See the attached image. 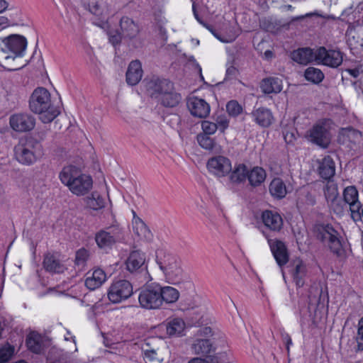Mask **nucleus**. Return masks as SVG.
I'll use <instances>...</instances> for the list:
<instances>
[{"label": "nucleus", "instance_id": "46", "mask_svg": "<svg viewBox=\"0 0 363 363\" xmlns=\"http://www.w3.org/2000/svg\"><path fill=\"white\" fill-rule=\"evenodd\" d=\"M324 194L328 201H333L338 195L337 185L334 183L328 182L325 188Z\"/></svg>", "mask_w": 363, "mask_h": 363}, {"label": "nucleus", "instance_id": "4", "mask_svg": "<svg viewBox=\"0 0 363 363\" xmlns=\"http://www.w3.org/2000/svg\"><path fill=\"white\" fill-rule=\"evenodd\" d=\"M41 144L31 137L22 138L14 147L16 160L24 165H31L42 155Z\"/></svg>", "mask_w": 363, "mask_h": 363}, {"label": "nucleus", "instance_id": "34", "mask_svg": "<svg viewBox=\"0 0 363 363\" xmlns=\"http://www.w3.org/2000/svg\"><path fill=\"white\" fill-rule=\"evenodd\" d=\"M43 266L46 271L53 273H61L65 267L53 255L47 254L43 260Z\"/></svg>", "mask_w": 363, "mask_h": 363}, {"label": "nucleus", "instance_id": "64", "mask_svg": "<svg viewBox=\"0 0 363 363\" xmlns=\"http://www.w3.org/2000/svg\"><path fill=\"white\" fill-rule=\"evenodd\" d=\"M286 7L287 8L288 10H292L293 9V7L291 5H287L286 6Z\"/></svg>", "mask_w": 363, "mask_h": 363}, {"label": "nucleus", "instance_id": "11", "mask_svg": "<svg viewBox=\"0 0 363 363\" xmlns=\"http://www.w3.org/2000/svg\"><path fill=\"white\" fill-rule=\"evenodd\" d=\"M342 53L339 50H327L325 47H320L315 51V61L318 64L337 68L342 64Z\"/></svg>", "mask_w": 363, "mask_h": 363}, {"label": "nucleus", "instance_id": "18", "mask_svg": "<svg viewBox=\"0 0 363 363\" xmlns=\"http://www.w3.org/2000/svg\"><path fill=\"white\" fill-rule=\"evenodd\" d=\"M187 107L192 116L199 118L207 117L211 111L210 105L204 99L196 96L187 100Z\"/></svg>", "mask_w": 363, "mask_h": 363}, {"label": "nucleus", "instance_id": "17", "mask_svg": "<svg viewBox=\"0 0 363 363\" xmlns=\"http://www.w3.org/2000/svg\"><path fill=\"white\" fill-rule=\"evenodd\" d=\"M262 221L264 227L272 233H279L284 225L283 218L276 211L266 210L262 213Z\"/></svg>", "mask_w": 363, "mask_h": 363}, {"label": "nucleus", "instance_id": "39", "mask_svg": "<svg viewBox=\"0 0 363 363\" xmlns=\"http://www.w3.org/2000/svg\"><path fill=\"white\" fill-rule=\"evenodd\" d=\"M304 77L307 81L318 84L323 80L325 75L320 69L309 67L304 72Z\"/></svg>", "mask_w": 363, "mask_h": 363}, {"label": "nucleus", "instance_id": "20", "mask_svg": "<svg viewBox=\"0 0 363 363\" xmlns=\"http://www.w3.org/2000/svg\"><path fill=\"white\" fill-rule=\"evenodd\" d=\"M251 116L252 121L262 128L269 127L274 121L272 112L266 107L255 108L251 113Z\"/></svg>", "mask_w": 363, "mask_h": 363}, {"label": "nucleus", "instance_id": "19", "mask_svg": "<svg viewBox=\"0 0 363 363\" xmlns=\"http://www.w3.org/2000/svg\"><path fill=\"white\" fill-rule=\"evenodd\" d=\"M288 267L296 286L298 288L302 287L305 284L307 273L306 264L302 260L296 258L290 262Z\"/></svg>", "mask_w": 363, "mask_h": 363}, {"label": "nucleus", "instance_id": "63", "mask_svg": "<svg viewBox=\"0 0 363 363\" xmlns=\"http://www.w3.org/2000/svg\"><path fill=\"white\" fill-rule=\"evenodd\" d=\"M304 18V16H297L296 18H294L293 20H300V19H303Z\"/></svg>", "mask_w": 363, "mask_h": 363}, {"label": "nucleus", "instance_id": "32", "mask_svg": "<svg viewBox=\"0 0 363 363\" xmlns=\"http://www.w3.org/2000/svg\"><path fill=\"white\" fill-rule=\"evenodd\" d=\"M229 174V180L231 184H242L247 179V167L244 164H236Z\"/></svg>", "mask_w": 363, "mask_h": 363}, {"label": "nucleus", "instance_id": "7", "mask_svg": "<svg viewBox=\"0 0 363 363\" xmlns=\"http://www.w3.org/2000/svg\"><path fill=\"white\" fill-rule=\"evenodd\" d=\"M27 46L26 38L18 34H12L1 39L0 43L1 51L5 54L11 53L13 56L6 55V60L15 59L16 57H22L24 55Z\"/></svg>", "mask_w": 363, "mask_h": 363}, {"label": "nucleus", "instance_id": "47", "mask_svg": "<svg viewBox=\"0 0 363 363\" xmlns=\"http://www.w3.org/2000/svg\"><path fill=\"white\" fill-rule=\"evenodd\" d=\"M13 353V348L9 345L0 348V363H6L10 360Z\"/></svg>", "mask_w": 363, "mask_h": 363}, {"label": "nucleus", "instance_id": "41", "mask_svg": "<svg viewBox=\"0 0 363 363\" xmlns=\"http://www.w3.org/2000/svg\"><path fill=\"white\" fill-rule=\"evenodd\" d=\"M185 323L184 320L179 318H175L170 320L167 325V333L169 335H179L184 331Z\"/></svg>", "mask_w": 363, "mask_h": 363}, {"label": "nucleus", "instance_id": "58", "mask_svg": "<svg viewBox=\"0 0 363 363\" xmlns=\"http://www.w3.org/2000/svg\"><path fill=\"white\" fill-rule=\"evenodd\" d=\"M345 71L354 78H357L359 75V69L358 68L347 69Z\"/></svg>", "mask_w": 363, "mask_h": 363}, {"label": "nucleus", "instance_id": "27", "mask_svg": "<svg viewBox=\"0 0 363 363\" xmlns=\"http://www.w3.org/2000/svg\"><path fill=\"white\" fill-rule=\"evenodd\" d=\"M264 94H278L283 89L282 80L278 77H269L264 79L260 85Z\"/></svg>", "mask_w": 363, "mask_h": 363}, {"label": "nucleus", "instance_id": "38", "mask_svg": "<svg viewBox=\"0 0 363 363\" xmlns=\"http://www.w3.org/2000/svg\"><path fill=\"white\" fill-rule=\"evenodd\" d=\"M89 10L94 15L102 18L108 13V8L103 0H93L89 4Z\"/></svg>", "mask_w": 363, "mask_h": 363}, {"label": "nucleus", "instance_id": "28", "mask_svg": "<svg viewBox=\"0 0 363 363\" xmlns=\"http://www.w3.org/2000/svg\"><path fill=\"white\" fill-rule=\"evenodd\" d=\"M291 59L302 65H307L308 63L315 60V52L309 48H299L291 52Z\"/></svg>", "mask_w": 363, "mask_h": 363}, {"label": "nucleus", "instance_id": "43", "mask_svg": "<svg viewBox=\"0 0 363 363\" xmlns=\"http://www.w3.org/2000/svg\"><path fill=\"white\" fill-rule=\"evenodd\" d=\"M193 11H194V15L196 19L201 24H202L204 27H206L220 42L224 43H229L233 42L235 40V38L237 37L236 35L233 34V35H228V36H222L220 34H218V33H216L215 30H213V29L211 28V26L207 25L203 21H201L200 19V18L199 17L194 5H193Z\"/></svg>", "mask_w": 363, "mask_h": 363}, {"label": "nucleus", "instance_id": "10", "mask_svg": "<svg viewBox=\"0 0 363 363\" xmlns=\"http://www.w3.org/2000/svg\"><path fill=\"white\" fill-rule=\"evenodd\" d=\"M121 229L118 226L111 225L98 231L95 234V241L100 249L106 251L121 240Z\"/></svg>", "mask_w": 363, "mask_h": 363}, {"label": "nucleus", "instance_id": "26", "mask_svg": "<svg viewBox=\"0 0 363 363\" xmlns=\"http://www.w3.org/2000/svg\"><path fill=\"white\" fill-rule=\"evenodd\" d=\"M120 27L123 38H133L139 33L138 26L130 18L124 16L121 19Z\"/></svg>", "mask_w": 363, "mask_h": 363}, {"label": "nucleus", "instance_id": "3", "mask_svg": "<svg viewBox=\"0 0 363 363\" xmlns=\"http://www.w3.org/2000/svg\"><path fill=\"white\" fill-rule=\"evenodd\" d=\"M29 107L32 112L39 115L40 120L44 123L52 122L60 113L51 103L50 94L43 87L33 91L29 100Z\"/></svg>", "mask_w": 363, "mask_h": 363}, {"label": "nucleus", "instance_id": "23", "mask_svg": "<svg viewBox=\"0 0 363 363\" xmlns=\"http://www.w3.org/2000/svg\"><path fill=\"white\" fill-rule=\"evenodd\" d=\"M343 197L345 201L349 204L352 214L359 213L362 205L358 200L357 189L353 186L346 187L343 191Z\"/></svg>", "mask_w": 363, "mask_h": 363}, {"label": "nucleus", "instance_id": "50", "mask_svg": "<svg viewBox=\"0 0 363 363\" xmlns=\"http://www.w3.org/2000/svg\"><path fill=\"white\" fill-rule=\"evenodd\" d=\"M88 258V252L85 249H80L76 252L75 263L77 265H83Z\"/></svg>", "mask_w": 363, "mask_h": 363}, {"label": "nucleus", "instance_id": "8", "mask_svg": "<svg viewBox=\"0 0 363 363\" xmlns=\"http://www.w3.org/2000/svg\"><path fill=\"white\" fill-rule=\"evenodd\" d=\"M160 284L152 283L143 287L138 295L140 306L145 309H157L162 306Z\"/></svg>", "mask_w": 363, "mask_h": 363}, {"label": "nucleus", "instance_id": "52", "mask_svg": "<svg viewBox=\"0 0 363 363\" xmlns=\"http://www.w3.org/2000/svg\"><path fill=\"white\" fill-rule=\"evenodd\" d=\"M218 129L223 132L228 126V121L226 119H220L217 121Z\"/></svg>", "mask_w": 363, "mask_h": 363}, {"label": "nucleus", "instance_id": "44", "mask_svg": "<svg viewBox=\"0 0 363 363\" xmlns=\"http://www.w3.org/2000/svg\"><path fill=\"white\" fill-rule=\"evenodd\" d=\"M143 357L145 363H162L161 357L155 350L143 349Z\"/></svg>", "mask_w": 363, "mask_h": 363}, {"label": "nucleus", "instance_id": "42", "mask_svg": "<svg viewBox=\"0 0 363 363\" xmlns=\"http://www.w3.org/2000/svg\"><path fill=\"white\" fill-rule=\"evenodd\" d=\"M197 141L199 145L205 150L214 152H218L220 150V147L209 135L199 134L197 136Z\"/></svg>", "mask_w": 363, "mask_h": 363}, {"label": "nucleus", "instance_id": "56", "mask_svg": "<svg viewBox=\"0 0 363 363\" xmlns=\"http://www.w3.org/2000/svg\"><path fill=\"white\" fill-rule=\"evenodd\" d=\"M282 337H283V340L286 343L287 350H289L290 345H292V340H291V337L289 336V334L284 333V334H282Z\"/></svg>", "mask_w": 363, "mask_h": 363}, {"label": "nucleus", "instance_id": "31", "mask_svg": "<svg viewBox=\"0 0 363 363\" xmlns=\"http://www.w3.org/2000/svg\"><path fill=\"white\" fill-rule=\"evenodd\" d=\"M270 194L275 199H281L286 196L287 189L284 181L279 177L273 179L269 186Z\"/></svg>", "mask_w": 363, "mask_h": 363}, {"label": "nucleus", "instance_id": "21", "mask_svg": "<svg viewBox=\"0 0 363 363\" xmlns=\"http://www.w3.org/2000/svg\"><path fill=\"white\" fill-rule=\"evenodd\" d=\"M107 279L106 273L101 269H96L92 272L86 274L85 286L90 290L100 287Z\"/></svg>", "mask_w": 363, "mask_h": 363}, {"label": "nucleus", "instance_id": "49", "mask_svg": "<svg viewBox=\"0 0 363 363\" xmlns=\"http://www.w3.org/2000/svg\"><path fill=\"white\" fill-rule=\"evenodd\" d=\"M201 128L203 131V135H210L213 134L218 129L216 123L208 121H203L201 123Z\"/></svg>", "mask_w": 363, "mask_h": 363}, {"label": "nucleus", "instance_id": "14", "mask_svg": "<svg viewBox=\"0 0 363 363\" xmlns=\"http://www.w3.org/2000/svg\"><path fill=\"white\" fill-rule=\"evenodd\" d=\"M145 255L140 251L132 252L127 261L126 268L131 272H138L144 277V281H147L149 280L148 272L145 264Z\"/></svg>", "mask_w": 363, "mask_h": 363}, {"label": "nucleus", "instance_id": "22", "mask_svg": "<svg viewBox=\"0 0 363 363\" xmlns=\"http://www.w3.org/2000/svg\"><path fill=\"white\" fill-rule=\"evenodd\" d=\"M143 71L139 60L132 61L126 72V82L130 86L138 84L142 79Z\"/></svg>", "mask_w": 363, "mask_h": 363}, {"label": "nucleus", "instance_id": "61", "mask_svg": "<svg viewBox=\"0 0 363 363\" xmlns=\"http://www.w3.org/2000/svg\"><path fill=\"white\" fill-rule=\"evenodd\" d=\"M4 187L0 184V203L4 201Z\"/></svg>", "mask_w": 363, "mask_h": 363}, {"label": "nucleus", "instance_id": "37", "mask_svg": "<svg viewBox=\"0 0 363 363\" xmlns=\"http://www.w3.org/2000/svg\"><path fill=\"white\" fill-rule=\"evenodd\" d=\"M161 104L166 107H174L177 106L182 100L180 94L175 91L174 86L172 90L168 91L159 99Z\"/></svg>", "mask_w": 363, "mask_h": 363}, {"label": "nucleus", "instance_id": "30", "mask_svg": "<svg viewBox=\"0 0 363 363\" xmlns=\"http://www.w3.org/2000/svg\"><path fill=\"white\" fill-rule=\"evenodd\" d=\"M318 172L320 176L325 180H329L335 175V162L330 156H326L321 160L318 167Z\"/></svg>", "mask_w": 363, "mask_h": 363}, {"label": "nucleus", "instance_id": "2", "mask_svg": "<svg viewBox=\"0 0 363 363\" xmlns=\"http://www.w3.org/2000/svg\"><path fill=\"white\" fill-rule=\"evenodd\" d=\"M60 182L74 195L84 196L92 189V178L82 173L78 168L70 165L65 167L60 172Z\"/></svg>", "mask_w": 363, "mask_h": 363}, {"label": "nucleus", "instance_id": "1", "mask_svg": "<svg viewBox=\"0 0 363 363\" xmlns=\"http://www.w3.org/2000/svg\"><path fill=\"white\" fill-rule=\"evenodd\" d=\"M156 262L168 283L178 284L185 279L186 276L180 259L171 252L164 249L157 250Z\"/></svg>", "mask_w": 363, "mask_h": 363}, {"label": "nucleus", "instance_id": "57", "mask_svg": "<svg viewBox=\"0 0 363 363\" xmlns=\"http://www.w3.org/2000/svg\"><path fill=\"white\" fill-rule=\"evenodd\" d=\"M205 357L206 358L203 359L206 363H219L218 359L215 356H212L209 354L208 355Z\"/></svg>", "mask_w": 363, "mask_h": 363}, {"label": "nucleus", "instance_id": "9", "mask_svg": "<svg viewBox=\"0 0 363 363\" xmlns=\"http://www.w3.org/2000/svg\"><path fill=\"white\" fill-rule=\"evenodd\" d=\"M133 294V288L131 283L125 279L113 281L108 289V298L113 303H121Z\"/></svg>", "mask_w": 363, "mask_h": 363}, {"label": "nucleus", "instance_id": "16", "mask_svg": "<svg viewBox=\"0 0 363 363\" xmlns=\"http://www.w3.org/2000/svg\"><path fill=\"white\" fill-rule=\"evenodd\" d=\"M267 239L268 244L273 256L279 267L285 265L289 261V255L285 244L277 239H270L267 234L263 232Z\"/></svg>", "mask_w": 363, "mask_h": 363}, {"label": "nucleus", "instance_id": "13", "mask_svg": "<svg viewBox=\"0 0 363 363\" xmlns=\"http://www.w3.org/2000/svg\"><path fill=\"white\" fill-rule=\"evenodd\" d=\"M11 128L17 132H28L33 130L35 125V118L28 113H18L10 116Z\"/></svg>", "mask_w": 363, "mask_h": 363}, {"label": "nucleus", "instance_id": "40", "mask_svg": "<svg viewBox=\"0 0 363 363\" xmlns=\"http://www.w3.org/2000/svg\"><path fill=\"white\" fill-rule=\"evenodd\" d=\"M86 203L89 208L97 211L105 206V200L98 192L94 191L86 198Z\"/></svg>", "mask_w": 363, "mask_h": 363}, {"label": "nucleus", "instance_id": "35", "mask_svg": "<svg viewBox=\"0 0 363 363\" xmlns=\"http://www.w3.org/2000/svg\"><path fill=\"white\" fill-rule=\"evenodd\" d=\"M192 350L196 354L207 356L213 350L211 341L208 339L197 340L192 345Z\"/></svg>", "mask_w": 363, "mask_h": 363}, {"label": "nucleus", "instance_id": "36", "mask_svg": "<svg viewBox=\"0 0 363 363\" xmlns=\"http://www.w3.org/2000/svg\"><path fill=\"white\" fill-rule=\"evenodd\" d=\"M26 345L28 350L33 353L40 354L43 351L42 337L36 333H30L26 340Z\"/></svg>", "mask_w": 363, "mask_h": 363}, {"label": "nucleus", "instance_id": "24", "mask_svg": "<svg viewBox=\"0 0 363 363\" xmlns=\"http://www.w3.org/2000/svg\"><path fill=\"white\" fill-rule=\"evenodd\" d=\"M338 140L343 144L347 142L360 144L363 143V135L360 131L349 127L340 130Z\"/></svg>", "mask_w": 363, "mask_h": 363}, {"label": "nucleus", "instance_id": "62", "mask_svg": "<svg viewBox=\"0 0 363 363\" xmlns=\"http://www.w3.org/2000/svg\"><path fill=\"white\" fill-rule=\"evenodd\" d=\"M71 339L73 341V342L74 343V345H76V337L75 336H72L71 337ZM75 352L77 351V347L75 346V350H74Z\"/></svg>", "mask_w": 363, "mask_h": 363}, {"label": "nucleus", "instance_id": "45", "mask_svg": "<svg viewBox=\"0 0 363 363\" xmlns=\"http://www.w3.org/2000/svg\"><path fill=\"white\" fill-rule=\"evenodd\" d=\"M355 340L357 342V345L354 347L355 352L363 351V317L359 320Z\"/></svg>", "mask_w": 363, "mask_h": 363}, {"label": "nucleus", "instance_id": "53", "mask_svg": "<svg viewBox=\"0 0 363 363\" xmlns=\"http://www.w3.org/2000/svg\"><path fill=\"white\" fill-rule=\"evenodd\" d=\"M9 26V21L7 17L0 16V30L4 29Z\"/></svg>", "mask_w": 363, "mask_h": 363}, {"label": "nucleus", "instance_id": "29", "mask_svg": "<svg viewBox=\"0 0 363 363\" xmlns=\"http://www.w3.org/2000/svg\"><path fill=\"white\" fill-rule=\"evenodd\" d=\"M133 230L135 234L141 240H150L152 238L151 231L144 221L136 216L133 211Z\"/></svg>", "mask_w": 363, "mask_h": 363}, {"label": "nucleus", "instance_id": "25", "mask_svg": "<svg viewBox=\"0 0 363 363\" xmlns=\"http://www.w3.org/2000/svg\"><path fill=\"white\" fill-rule=\"evenodd\" d=\"M266 177V171L261 167L256 166L250 169H247V179L249 184L252 187L260 186L265 181Z\"/></svg>", "mask_w": 363, "mask_h": 363}, {"label": "nucleus", "instance_id": "60", "mask_svg": "<svg viewBox=\"0 0 363 363\" xmlns=\"http://www.w3.org/2000/svg\"><path fill=\"white\" fill-rule=\"evenodd\" d=\"M188 363H206L204 359L201 357H195L191 359Z\"/></svg>", "mask_w": 363, "mask_h": 363}, {"label": "nucleus", "instance_id": "59", "mask_svg": "<svg viewBox=\"0 0 363 363\" xmlns=\"http://www.w3.org/2000/svg\"><path fill=\"white\" fill-rule=\"evenodd\" d=\"M9 6V3L6 0H0V13L4 12Z\"/></svg>", "mask_w": 363, "mask_h": 363}, {"label": "nucleus", "instance_id": "5", "mask_svg": "<svg viewBox=\"0 0 363 363\" xmlns=\"http://www.w3.org/2000/svg\"><path fill=\"white\" fill-rule=\"evenodd\" d=\"M315 234L318 240L338 255L342 250V243L338 232L330 224H318L315 226Z\"/></svg>", "mask_w": 363, "mask_h": 363}, {"label": "nucleus", "instance_id": "55", "mask_svg": "<svg viewBox=\"0 0 363 363\" xmlns=\"http://www.w3.org/2000/svg\"><path fill=\"white\" fill-rule=\"evenodd\" d=\"M284 138L287 143H291L295 140V136L292 133H286L284 134Z\"/></svg>", "mask_w": 363, "mask_h": 363}, {"label": "nucleus", "instance_id": "33", "mask_svg": "<svg viewBox=\"0 0 363 363\" xmlns=\"http://www.w3.org/2000/svg\"><path fill=\"white\" fill-rule=\"evenodd\" d=\"M159 291H160L161 305H162L163 302L166 303H175L179 298V291L172 286H162L160 285Z\"/></svg>", "mask_w": 363, "mask_h": 363}, {"label": "nucleus", "instance_id": "6", "mask_svg": "<svg viewBox=\"0 0 363 363\" xmlns=\"http://www.w3.org/2000/svg\"><path fill=\"white\" fill-rule=\"evenodd\" d=\"M330 119L318 121L307 131L306 138L320 147L327 148L330 143Z\"/></svg>", "mask_w": 363, "mask_h": 363}, {"label": "nucleus", "instance_id": "12", "mask_svg": "<svg viewBox=\"0 0 363 363\" xmlns=\"http://www.w3.org/2000/svg\"><path fill=\"white\" fill-rule=\"evenodd\" d=\"M210 173L216 177H224L232 170V163L226 157L218 155L210 158L206 164Z\"/></svg>", "mask_w": 363, "mask_h": 363}, {"label": "nucleus", "instance_id": "51", "mask_svg": "<svg viewBox=\"0 0 363 363\" xmlns=\"http://www.w3.org/2000/svg\"><path fill=\"white\" fill-rule=\"evenodd\" d=\"M237 69L231 63L227 64L226 77L229 79L233 78L237 74Z\"/></svg>", "mask_w": 363, "mask_h": 363}, {"label": "nucleus", "instance_id": "54", "mask_svg": "<svg viewBox=\"0 0 363 363\" xmlns=\"http://www.w3.org/2000/svg\"><path fill=\"white\" fill-rule=\"evenodd\" d=\"M122 37L121 34L111 35L109 37V40L113 45H116L120 43Z\"/></svg>", "mask_w": 363, "mask_h": 363}, {"label": "nucleus", "instance_id": "15", "mask_svg": "<svg viewBox=\"0 0 363 363\" xmlns=\"http://www.w3.org/2000/svg\"><path fill=\"white\" fill-rule=\"evenodd\" d=\"M173 83L166 79L152 77L147 83V90L152 97L160 99L168 91L172 90Z\"/></svg>", "mask_w": 363, "mask_h": 363}, {"label": "nucleus", "instance_id": "48", "mask_svg": "<svg viewBox=\"0 0 363 363\" xmlns=\"http://www.w3.org/2000/svg\"><path fill=\"white\" fill-rule=\"evenodd\" d=\"M228 113L233 116L239 115L242 111L241 106L236 101H230L226 105Z\"/></svg>", "mask_w": 363, "mask_h": 363}]
</instances>
